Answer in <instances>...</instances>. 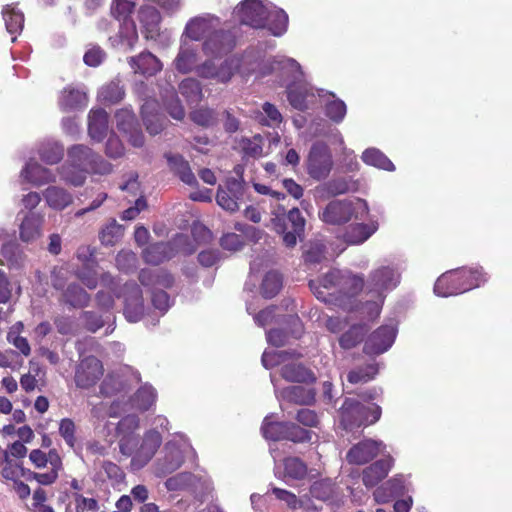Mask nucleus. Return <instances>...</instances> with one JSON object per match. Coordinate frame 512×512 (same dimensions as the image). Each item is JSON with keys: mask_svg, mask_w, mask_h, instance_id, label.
<instances>
[{"mask_svg": "<svg viewBox=\"0 0 512 512\" xmlns=\"http://www.w3.org/2000/svg\"><path fill=\"white\" fill-rule=\"evenodd\" d=\"M162 444V435L156 429L147 430L141 440L137 438L130 447V453H121L130 457V468L132 471H138L144 468L154 457Z\"/></svg>", "mask_w": 512, "mask_h": 512, "instance_id": "nucleus-12", "label": "nucleus"}, {"mask_svg": "<svg viewBox=\"0 0 512 512\" xmlns=\"http://www.w3.org/2000/svg\"><path fill=\"white\" fill-rule=\"evenodd\" d=\"M116 265L120 271L129 272L136 268L137 256L129 250L120 251L116 257Z\"/></svg>", "mask_w": 512, "mask_h": 512, "instance_id": "nucleus-64", "label": "nucleus"}, {"mask_svg": "<svg viewBox=\"0 0 512 512\" xmlns=\"http://www.w3.org/2000/svg\"><path fill=\"white\" fill-rule=\"evenodd\" d=\"M367 332L365 324H353L339 337V345L343 349H351L362 342L364 335Z\"/></svg>", "mask_w": 512, "mask_h": 512, "instance_id": "nucleus-47", "label": "nucleus"}, {"mask_svg": "<svg viewBox=\"0 0 512 512\" xmlns=\"http://www.w3.org/2000/svg\"><path fill=\"white\" fill-rule=\"evenodd\" d=\"M44 215L38 212L27 213L19 227V237L23 242H34L42 236Z\"/></svg>", "mask_w": 512, "mask_h": 512, "instance_id": "nucleus-30", "label": "nucleus"}, {"mask_svg": "<svg viewBox=\"0 0 512 512\" xmlns=\"http://www.w3.org/2000/svg\"><path fill=\"white\" fill-rule=\"evenodd\" d=\"M361 159L366 165L377 169L389 172H393L396 169L391 160L382 151L374 147L364 150Z\"/></svg>", "mask_w": 512, "mask_h": 512, "instance_id": "nucleus-46", "label": "nucleus"}, {"mask_svg": "<svg viewBox=\"0 0 512 512\" xmlns=\"http://www.w3.org/2000/svg\"><path fill=\"white\" fill-rule=\"evenodd\" d=\"M367 222H357L349 225L343 233V240L350 245H360L366 242L379 229L378 220L367 217Z\"/></svg>", "mask_w": 512, "mask_h": 512, "instance_id": "nucleus-26", "label": "nucleus"}, {"mask_svg": "<svg viewBox=\"0 0 512 512\" xmlns=\"http://www.w3.org/2000/svg\"><path fill=\"white\" fill-rule=\"evenodd\" d=\"M123 236V227L116 222L110 221L100 232V241L104 245H113Z\"/></svg>", "mask_w": 512, "mask_h": 512, "instance_id": "nucleus-59", "label": "nucleus"}, {"mask_svg": "<svg viewBox=\"0 0 512 512\" xmlns=\"http://www.w3.org/2000/svg\"><path fill=\"white\" fill-rule=\"evenodd\" d=\"M333 165V156L329 146L324 142H315L311 146L306 160L308 175L316 181L325 180L330 175Z\"/></svg>", "mask_w": 512, "mask_h": 512, "instance_id": "nucleus-13", "label": "nucleus"}, {"mask_svg": "<svg viewBox=\"0 0 512 512\" xmlns=\"http://www.w3.org/2000/svg\"><path fill=\"white\" fill-rule=\"evenodd\" d=\"M283 121V116L278 108L269 102L262 105V112L259 116V122L268 127H278Z\"/></svg>", "mask_w": 512, "mask_h": 512, "instance_id": "nucleus-56", "label": "nucleus"}, {"mask_svg": "<svg viewBox=\"0 0 512 512\" xmlns=\"http://www.w3.org/2000/svg\"><path fill=\"white\" fill-rule=\"evenodd\" d=\"M197 477L188 472L178 473L168 478L164 485L168 491L176 492L188 489L195 485Z\"/></svg>", "mask_w": 512, "mask_h": 512, "instance_id": "nucleus-52", "label": "nucleus"}, {"mask_svg": "<svg viewBox=\"0 0 512 512\" xmlns=\"http://www.w3.org/2000/svg\"><path fill=\"white\" fill-rule=\"evenodd\" d=\"M49 463L51 469L45 473L28 472L27 479L35 480L38 484L48 486L52 485L58 479L59 471L62 469V460L56 450L49 451Z\"/></svg>", "mask_w": 512, "mask_h": 512, "instance_id": "nucleus-39", "label": "nucleus"}, {"mask_svg": "<svg viewBox=\"0 0 512 512\" xmlns=\"http://www.w3.org/2000/svg\"><path fill=\"white\" fill-rule=\"evenodd\" d=\"M95 153L90 147L83 144H76L67 151L68 162L89 174L91 165L94 163Z\"/></svg>", "mask_w": 512, "mask_h": 512, "instance_id": "nucleus-38", "label": "nucleus"}, {"mask_svg": "<svg viewBox=\"0 0 512 512\" xmlns=\"http://www.w3.org/2000/svg\"><path fill=\"white\" fill-rule=\"evenodd\" d=\"M141 284L149 289L153 306L164 314L171 307V299L164 291L172 287L174 278L162 269H143L139 274Z\"/></svg>", "mask_w": 512, "mask_h": 512, "instance_id": "nucleus-9", "label": "nucleus"}, {"mask_svg": "<svg viewBox=\"0 0 512 512\" xmlns=\"http://www.w3.org/2000/svg\"><path fill=\"white\" fill-rule=\"evenodd\" d=\"M110 40L114 46L124 48L125 50H132L138 41V33L134 21H120L118 34L115 37H111Z\"/></svg>", "mask_w": 512, "mask_h": 512, "instance_id": "nucleus-40", "label": "nucleus"}, {"mask_svg": "<svg viewBox=\"0 0 512 512\" xmlns=\"http://www.w3.org/2000/svg\"><path fill=\"white\" fill-rule=\"evenodd\" d=\"M161 97L164 104L172 118L175 120H182L185 116L184 108L182 107L176 92L172 86L161 92Z\"/></svg>", "mask_w": 512, "mask_h": 512, "instance_id": "nucleus-50", "label": "nucleus"}, {"mask_svg": "<svg viewBox=\"0 0 512 512\" xmlns=\"http://www.w3.org/2000/svg\"><path fill=\"white\" fill-rule=\"evenodd\" d=\"M109 115L102 109H91L88 114V134L95 142H101L107 135Z\"/></svg>", "mask_w": 512, "mask_h": 512, "instance_id": "nucleus-35", "label": "nucleus"}, {"mask_svg": "<svg viewBox=\"0 0 512 512\" xmlns=\"http://www.w3.org/2000/svg\"><path fill=\"white\" fill-rule=\"evenodd\" d=\"M350 182L345 177L333 178L324 182L314 189L315 200H325L349 192Z\"/></svg>", "mask_w": 512, "mask_h": 512, "instance_id": "nucleus-36", "label": "nucleus"}, {"mask_svg": "<svg viewBox=\"0 0 512 512\" xmlns=\"http://www.w3.org/2000/svg\"><path fill=\"white\" fill-rule=\"evenodd\" d=\"M235 46V38L229 30L216 28L202 42L201 49L208 57L214 59L229 53Z\"/></svg>", "mask_w": 512, "mask_h": 512, "instance_id": "nucleus-18", "label": "nucleus"}, {"mask_svg": "<svg viewBox=\"0 0 512 512\" xmlns=\"http://www.w3.org/2000/svg\"><path fill=\"white\" fill-rule=\"evenodd\" d=\"M381 417V408L376 404L368 406L355 399H346L340 409V422L347 431L374 424Z\"/></svg>", "mask_w": 512, "mask_h": 512, "instance_id": "nucleus-10", "label": "nucleus"}, {"mask_svg": "<svg viewBox=\"0 0 512 512\" xmlns=\"http://www.w3.org/2000/svg\"><path fill=\"white\" fill-rule=\"evenodd\" d=\"M58 173L65 183L74 187L82 186L88 175L83 170L69 163L68 160L58 168Z\"/></svg>", "mask_w": 512, "mask_h": 512, "instance_id": "nucleus-48", "label": "nucleus"}, {"mask_svg": "<svg viewBox=\"0 0 512 512\" xmlns=\"http://www.w3.org/2000/svg\"><path fill=\"white\" fill-rule=\"evenodd\" d=\"M20 180L35 187H41L56 181V174L49 168L42 166L35 159L30 158L20 171Z\"/></svg>", "mask_w": 512, "mask_h": 512, "instance_id": "nucleus-24", "label": "nucleus"}, {"mask_svg": "<svg viewBox=\"0 0 512 512\" xmlns=\"http://www.w3.org/2000/svg\"><path fill=\"white\" fill-rule=\"evenodd\" d=\"M157 393L155 389L148 384L141 386L134 396L130 399V408L139 411H147L156 402Z\"/></svg>", "mask_w": 512, "mask_h": 512, "instance_id": "nucleus-45", "label": "nucleus"}, {"mask_svg": "<svg viewBox=\"0 0 512 512\" xmlns=\"http://www.w3.org/2000/svg\"><path fill=\"white\" fill-rule=\"evenodd\" d=\"M378 373L377 365L374 363L368 364L365 367L351 370L348 373L347 379L351 384L366 383L372 380Z\"/></svg>", "mask_w": 512, "mask_h": 512, "instance_id": "nucleus-58", "label": "nucleus"}, {"mask_svg": "<svg viewBox=\"0 0 512 512\" xmlns=\"http://www.w3.org/2000/svg\"><path fill=\"white\" fill-rule=\"evenodd\" d=\"M100 282L103 288L96 295L99 308L108 311L113 308L115 298H123L124 316L127 321L135 323L141 320L144 305L142 291L136 283H126L120 289L118 281L109 273H102Z\"/></svg>", "mask_w": 512, "mask_h": 512, "instance_id": "nucleus-4", "label": "nucleus"}, {"mask_svg": "<svg viewBox=\"0 0 512 512\" xmlns=\"http://www.w3.org/2000/svg\"><path fill=\"white\" fill-rule=\"evenodd\" d=\"M282 288V277L276 271H269L265 274L261 284V294L265 298H272Z\"/></svg>", "mask_w": 512, "mask_h": 512, "instance_id": "nucleus-54", "label": "nucleus"}, {"mask_svg": "<svg viewBox=\"0 0 512 512\" xmlns=\"http://www.w3.org/2000/svg\"><path fill=\"white\" fill-rule=\"evenodd\" d=\"M317 95L324 106L325 115L334 123H341L347 113V106L343 100L338 98L334 93L317 90Z\"/></svg>", "mask_w": 512, "mask_h": 512, "instance_id": "nucleus-29", "label": "nucleus"}, {"mask_svg": "<svg viewBox=\"0 0 512 512\" xmlns=\"http://www.w3.org/2000/svg\"><path fill=\"white\" fill-rule=\"evenodd\" d=\"M488 280V275L480 266L463 267L443 273L435 282L434 293L440 297H450L480 287Z\"/></svg>", "mask_w": 512, "mask_h": 512, "instance_id": "nucleus-6", "label": "nucleus"}, {"mask_svg": "<svg viewBox=\"0 0 512 512\" xmlns=\"http://www.w3.org/2000/svg\"><path fill=\"white\" fill-rule=\"evenodd\" d=\"M397 325L395 323L384 324L372 332L364 344V352L367 355H380L388 351L397 336Z\"/></svg>", "mask_w": 512, "mask_h": 512, "instance_id": "nucleus-20", "label": "nucleus"}, {"mask_svg": "<svg viewBox=\"0 0 512 512\" xmlns=\"http://www.w3.org/2000/svg\"><path fill=\"white\" fill-rule=\"evenodd\" d=\"M402 270L400 262L385 260L369 272L365 281L362 275L332 269L319 280H310L309 286L318 299L327 301L328 295L337 294L343 309L373 320L380 315L387 294L399 286Z\"/></svg>", "mask_w": 512, "mask_h": 512, "instance_id": "nucleus-1", "label": "nucleus"}, {"mask_svg": "<svg viewBox=\"0 0 512 512\" xmlns=\"http://www.w3.org/2000/svg\"><path fill=\"white\" fill-rule=\"evenodd\" d=\"M290 356H292V354L287 351L266 350L262 355V364L267 369L277 365H282L281 375L289 382H314L316 377L302 364L294 361L286 363Z\"/></svg>", "mask_w": 512, "mask_h": 512, "instance_id": "nucleus-11", "label": "nucleus"}, {"mask_svg": "<svg viewBox=\"0 0 512 512\" xmlns=\"http://www.w3.org/2000/svg\"><path fill=\"white\" fill-rule=\"evenodd\" d=\"M185 240L183 235L177 236L174 240V244L170 243H156L153 244L143 251L144 260L153 265H158L161 262L170 259L174 255V246H178Z\"/></svg>", "mask_w": 512, "mask_h": 512, "instance_id": "nucleus-34", "label": "nucleus"}, {"mask_svg": "<svg viewBox=\"0 0 512 512\" xmlns=\"http://www.w3.org/2000/svg\"><path fill=\"white\" fill-rule=\"evenodd\" d=\"M38 154L43 162L54 165L62 160L64 147L56 140L47 139L39 144Z\"/></svg>", "mask_w": 512, "mask_h": 512, "instance_id": "nucleus-44", "label": "nucleus"}, {"mask_svg": "<svg viewBox=\"0 0 512 512\" xmlns=\"http://www.w3.org/2000/svg\"><path fill=\"white\" fill-rule=\"evenodd\" d=\"M274 71L285 75L281 84L286 86L287 98L293 108L304 111L314 105L317 90L304 81L301 66L295 59L276 56L262 64L257 77H264Z\"/></svg>", "mask_w": 512, "mask_h": 512, "instance_id": "nucleus-3", "label": "nucleus"}, {"mask_svg": "<svg viewBox=\"0 0 512 512\" xmlns=\"http://www.w3.org/2000/svg\"><path fill=\"white\" fill-rule=\"evenodd\" d=\"M128 64L135 73L151 77L160 72L163 68L162 62L151 52L145 51L137 56L128 58Z\"/></svg>", "mask_w": 512, "mask_h": 512, "instance_id": "nucleus-32", "label": "nucleus"}, {"mask_svg": "<svg viewBox=\"0 0 512 512\" xmlns=\"http://www.w3.org/2000/svg\"><path fill=\"white\" fill-rule=\"evenodd\" d=\"M194 456L195 451L188 439L183 434H176L174 439L165 444L163 455L155 461L154 474L159 478L165 477L179 469L185 458Z\"/></svg>", "mask_w": 512, "mask_h": 512, "instance_id": "nucleus-8", "label": "nucleus"}, {"mask_svg": "<svg viewBox=\"0 0 512 512\" xmlns=\"http://www.w3.org/2000/svg\"><path fill=\"white\" fill-rule=\"evenodd\" d=\"M115 121L117 129L127 138L128 142L136 148L144 145L145 138L135 113L131 108H122L116 111Z\"/></svg>", "mask_w": 512, "mask_h": 512, "instance_id": "nucleus-19", "label": "nucleus"}, {"mask_svg": "<svg viewBox=\"0 0 512 512\" xmlns=\"http://www.w3.org/2000/svg\"><path fill=\"white\" fill-rule=\"evenodd\" d=\"M125 92L119 81H111L101 87L98 92L99 101L107 104H115L124 98Z\"/></svg>", "mask_w": 512, "mask_h": 512, "instance_id": "nucleus-51", "label": "nucleus"}, {"mask_svg": "<svg viewBox=\"0 0 512 512\" xmlns=\"http://www.w3.org/2000/svg\"><path fill=\"white\" fill-rule=\"evenodd\" d=\"M370 208L366 200L361 198L331 200L318 216L321 221L330 225H344L351 220L363 221L369 216Z\"/></svg>", "mask_w": 512, "mask_h": 512, "instance_id": "nucleus-7", "label": "nucleus"}, {"mask_svg": "<svg viewBox=\"0 0 512 512\" xmlns=\"http://www.w3.org/2000/svg\"><path fill=\"white\" fill-rule=\"evenodd\" d=\"M165 157L169 167L185 184L190 186L197 184V179L192 172L188 161H186L181 155L168 153Z\"/></svg>", "mask_w": 512, "mask_h": 512, "instance_id": "nucleus-42", "label": "nucleus"}, {"mask_svg": "<svg viewBox=\"0 0 512 512\" xmlns=\"http://www.w3.org/2000/svg\"><path fill=\"white\" fill-rule=\"evenodd\" d=\"M179 91L189 103H197L202 97L200 82L195 78H186L179 84Z\"/></svg>", "mask_w": 512, "mask_h": 512, "instance_id": "nucleus-55", "label": "nucleus"}, {"mask_svg": "<svg viewBox=\"0 0 512 512\" xmlns=\"http://www.w3.org/2000/svg\"><path fill=\"white\" fill-rule=\"evenodd\" d=\"M275 214H278L280 216L284 215L285 217V223L291 226V229H293L296 232H303L305 227V219L303 218L300 210L298 208H292L287 215L285 214L284 208H278L277 211L273 212V217H275Z\"/></svg>", "mask_w": 512, "mask_h": 512, "instance_id": "nucleus-60", "label": "nucleus"}, {"mask_svg": "<svg viewBox=\"0 0 512 512\" xmlns=\"http://www.w3.org/2000/svg\"><path fill=\"white\" fill-rule=\"evenodd\" d=\"M58 104L65 112L84 109L88 104L85 87L72 85L65 87L60 93Z\"/></svg>", "mask_w": 512, "mask_h": 512, "instance_id": "nucleus-27", "label": "nucleus"}, {"mask_svg": "<svg viewBox=\"0 0 512 512\" xmlns=\"http://www.w3.org/2000/svg\"><path fill=\"white\" fill-rule=\"evenodd\" d=\"M139 427L140 419L134 414L127 415L118 422L116 432L120 453H130L133 441L138 438L136 431Z\"/></svg>", "mask_w": 512, "mask_h": 512, "instance_id": "nucleus-25", "label": "nucleus"}, {"mask_svg": "<svg viewBox=\"0 0 512 512\" xmlns=\"http://www.w3.org/2000/svg\"><path fill=\"white\" fill-rule=\"evenodd\" d=\"M235 172L240 178H228L224 184L219 185L216 194L217 204L230 213L239 210L245 195V185L241 178L242 167L237 166Z\"/></svg>", "mask_w": 512, "mask_h": 512, "instance_id": "nucleus-15", "label": "nucleus"}, {"mask_svg": "<svg viewBox=\"0 0 512 512\" xmlns=\"http://www.w3.org/2000/svg\"><path fill=\"white\" fill-rule=\"evenodd\" d=\"M172 65L181 74L194 72L202 79L227 84L231 81L234 74L240 70L241 60L233 56L226 58L220 63L214 59H206L200 62L198 44L180 38L178 52Z\"/></svg>", "mask_w": 512, "mask_h": 512, "instance_id": "nucleus-2", "label": "nucleus"}, {"mask_svg": "<svg viewBox=\"0 0 512 512\" xmlns=\"http://www.w3.org/2000/svg\"><path fill=\"white\" fill-rule=\"evenodd\" d=\"M125 148L120 138L111 132L105 144V154L112 159L120 158L124 155Z\"/></svg>", "mask_w": 512, "mask_h": 512, "instance_id": "nucleus-63", "label": "nucleus"}, {"mask_svg": "<svg viewBox=\"0 0 512 512\" xmlns=\"http://www.w3.org/2000/svg\"><path fill=\"white\" fill-rule=\"evenodd\" d=\"M128 385L126 381L119 375L109 374L103 380L100 386V393L105 397H117V399L111 404L109 410L110 417H116L120 412L121 401L124 400L128 393ZM121 410H127L122 407Z\"/></svg>", "mask_w": 512, "mask_h": 512, "instance_id": "nucleus-22", "label": "nucleus"}, {"mask_svg": "<svg viewBox=\"0 0 512 512\" xmlns=\"http://www.w3.org/2000/svg\"><path fill=\"white\" fill-rule=\"evenodd\" d=\"M2 17L7 32L12 36V42L16 41L17 35L24 27V14L14 5H6L2 9Z\"/></svg>", "mask_w": 512, "mask_h": 512, "instance_id": "nucleus-41", "label": "nucleus"}, {"mask_svg": "<svg viewBox=\"0 0 512 512\" xmlns=\"http://www.w3.org/2000/svg\"><path fill=\"white\" fill-rule=\"evenodd\" d=\"M64 299L73 307H84L89 302V295L79 285L71 284L64 293Z\"/></svg>", "mask_w": 512, "mask_h": 512, "instance_id": "nucleus-57", "label": "nucleus"}, {"mask_svg": "<svg viewBox=\"0 0 512 512\" xmlns=\"http://www.w3.org/2000/svg\"><path fill=\"white\" fill-rule=\"evenodd\" d=\"M273 415H267L261 426L264 438L272 441L287 439L293 442L310 440V432L289 422L273 421Z\"/></svg>", "mask_w": 512, "mask_h": 512, "instance_id": "nucleus-14", "label": "nucleus"}, {"mask_svg": "<svg viewBox=\"0 0 512 512\" xmlns=\"http://www.w3.org/2000/svg\"><path fill=\"white\" fill-rule=\"evenodd\" d=\"M393 465L394 459L390 455L373 462L363 470V484L366 487H374L388 475Z\"/></svg>", "mask_w": 512, "mask_h": 512, "instance_id": "nucleus-31", "label": "nucleus"}, {"mask_svg": "<svg viewBox=\"0 0 512 512\" xmlns=\"http://www.w3.org/2000/svg\"><path fill=\"white\" fill-rule=\"evenodd\" d=\"M139 21L143 28L145 38L153 37L157 34L161 23L159 11L152 6H143L139 11Z\"/></svg>", "mask_w": 512, "mask_h": 512, "instance_id": "nucleus-43", "label": "nucleus"}, {"mask_svg": "<svg viewBox=\"0 0 512 512\" xmlns=\"http://www.w3.org/2000/svg\"><path fill=\"white\" fill-rule=\"evenodd\" d=\"M410 486L409 476L397 474L375 489L373 492L374 500L378 504L388 503L393 498L408 493Z\"/></svg>", "mask_w": 512, "mask_h": 512, "instance_id": "nucleus-23", "label": "nucleus"}, {"mask_svg": "<svg viewBox=\"0 0 512 512\" xmlns=\"http://www.w3.org/2000/svg\"><path fill=\"white\" fill-rule=\"evenodd\" d=\"M42 196L46 205L55 211H63L74 201L73 194L66 188L58 185H49L43 190Z\"/></svg>", "mask_w": 512, "mask_h": 512, "instance_id": "nucleus-33", "label": "nucleus"}, {"mask_svg": "<svg viewBox=\"0 0 512 512\" xmlns=\"http://www.w3.org/2000/svg\"><path fill=\"white\" fill-rule=\"evenodd\" d=\"M141 117L149 134L157 135L163 130L165 118L160 113L159 104L155 99L145 100L141 106Z\"/></svg>", "mask_w": 512, "mask_h": 512, "instance_id": "nucleus-28", "label": "nucleus"}, {"mask_svg": "<svg viewBox=\"0 0 512 512\" xmlns=\"http://www.w3.org/2000/svg\"><path fill=\"white\" fill-rule=\"evenodd\" d=\"M274 230L283 235V242L288 248H292L296 245L297 239L301 237L303 232H296L293 229L288 230V226L285 223L284 215L280 216L275 214V217L271 219Z\"/></svg>", "mask_w": 512, "mask_h": 512, "instance_id": "nucleus-49", "label": "nucleus"}, {"mask_svg": "<svg viewBox=\"0 0 512 512\" xmlns=\"http://www.w3.org/2000/svg\"><path fill=\"white\" fill-rule=\"evenodd\" d=\"M135 4L129 0H112L111 15L120 21L132 20L131 14L134 10Z\"/></svg>", "mask_w": 512, "mask_h": 512, "instance_id": "nucleus-61", "label": "nucleus"}, {"mask_svg": "<svg viewBox=\"0 0 512 512\" xmlns=\"http://www.w3.org/2000/svg\"><path fill=\"white\" fill-rule=\"evenodd\" d=\"M275 393L281 401H288L300 405H309L315 400V392L311 388L290 386L282 390L275 388Z\"/></svg>", "mask_w": 512, "mask_h": 512, "instance_id": "nucleus-37", "label": "nucleus"}, {"mask_svg": "<svg viewBox=\"0 0 512 512\" xmlns=\"http://www.w3.org/2000/svg\"><path fill=\"white\" fill-rule=\"evenodd\" d=\"M104 374L102 362L95 356L82 358L75 369L74 382L77 388L88 390L94 387Z\"/></svg>", "mask_w": 512, "mask_h": 512, "instance_id": "nucleus-16", "label": "nucleus"}, {"mask_svg": "<svg viewBox=\"0 0 512 512\" xmlns=\"http://www.w3.org/2000/svg\"><path fill=\"white\" fill-rule=\"evenodd\" d=\"M0 466L1 475L6 480L14 482L20 479V477L26 475V470L21 465L9 458L7 451H4L3 453V461L0 463Z\"/></svg>", "mask_w": 512, "mask_h": 512, "instance_id": "nucleus-53", "label": "nucleus"}, {"mask_svg": "<svg viewBox=\"0 0 512 512\" xmlns=\"http://www.w3.org/2000/svg\"><path fill=\"white\" fill-rule=\"evenodd\" d=\"M233 14L242 24L265 27L276 37L284 35L288 28L287 13L269 1L244 0L235 7Z\"/></svg>", "mask_w": 512, "mask_h": 512, "instance_id": "nucleus-5", "label": "nucleus"}, {"mask_svg": "<svg viewBox=\"0 0 512 512\" xmlns=\"http://www.w3.org/2000/svg\"><path fill=\"white\" fill-rule=\"evenodd\" d=\"M285 476L291 479H302L307 474L306 465L296 457H289L284 460Z\"/></svg>", "mask_w": 512, "mask_h": 512, "instance_id": "nucleus-62", "label": "nucleus"}, {"mask_svg": "<svg viewBox=\"0 0 512 512\" xmlns=\"http://www.w3.org/2000/svg\"><path fill=\"white\" fill-rule=\"evenodd\" d=\"M220 19L212 14L205 13L189 19L180 38L190 41H201L220 26Z\"/></svg>", "mask_w": 512, "mask_h": 512, "instance_id": "nucleus-17", "label": "nucleus"}, {"mask_svg": "<svg viewBox=\"0 0 512 512\" xmlns=\"http://www.w3.org/2000/svg\"><path fill=\"white\" fill-rule=\"evenodd\" d=\"M386 445L375 439H364L354 444L346 453V460L352 465H364L376 458L379 454H383Z\"/></svg>", "mask_w": 512, "mask_h": 512, "instance_id": "nucleus-21", "label": "nucleus"}]
</instances>
